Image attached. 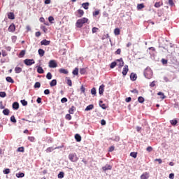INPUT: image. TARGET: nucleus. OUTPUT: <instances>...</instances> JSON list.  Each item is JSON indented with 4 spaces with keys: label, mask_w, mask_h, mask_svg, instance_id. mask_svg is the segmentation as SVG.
Listing matches in <instances>:
<instances>
[{
    "label": "nucleus",
    "mask_w": 179,
    "mask_h": 179,
    "mask_svg": "<svg viewBox=\"0 0 179 179\" xmlns=\"http://www.w3.org/2000/svg\"><path fill=\"white\" fill-rule=\"evenodd\" d=\"M87 22H89V19H87L86 17H83V18L77 20V22L76 23V26L78 29H80L81 27H83V24H85V23H87Z\"/></svg>",
    "instance_id": "f257e3e1"
},
{
    "label": "nucleus",
    "mask_w": 179,
    "mask_h": 179,
    "mask_svg": "<svg viewBox=\"0 0 179 179\" xmlns=\"http://www.w3.org/2000/svg\"><path fill=\"white\" fill-rule=\"evenodd\" d=\"M144 76L147 79H152L153 76V71H152V69H150V68L145 69V70L144 71Z\"/></svg>",
    "instance_id": "f03ea898"
},
{
    "label": "nucleus",
    "mask_w": 179,
    "mask_h": 179,
    "mask_svg": "<svg viewBox=\"0 0 179 179\" xmlns=\"http://www.w3.org/2000/svg\"><path fill=\"white\" fill-rule=\"evenodd\" d=\"M69 159L70 161H71L73 163H75L79 160V158L78 157V155H76V153H71L69 155Z\"/></svg>",
    "instance_id": "7ed1b4c3"
},
{
    "label": "nucleus",
    "mask_w": 179,
    "mask_h": 179,
    "mask_svg": "<svg viewBox=\"0 0 179 179\" xmlns=\"http://www.w3.org/2000/svg\"><path fill=\"white\" fill-rule=\"evenodd\" d=\"M36 62H34V59H26L24 60V64L27 65V66H31V65H33V64H35Z\"/></svg>",
    "instance_id": "20e7f679"
},
{
    "label": "nucleus",
    "mask_w": 179,
    "mask_h": 179,
    "mask_svg": "<svg viewBox=\"0 0 179 179\" xmlns=\"http://www.w3.org/2000/svg\"><path fill=\"white\" fill-rule=\"evenodd\" d=\"M58 66V64H57V62L55 60H50L49 62V68H57Z\"/></svg>",
    "instance_id": "39448f33"
},
{
    "label": "nucleus",
    "mask_w": 179,
    "mask_h": 179,
    "mask_svg": "<svg viewBox=\"0 0 179 179\" xmlns=\"http://www.w3.org/2000/svg\"><path fill=\"white\" fill-rule=\"evenodd\" d=\"M50 44H51V41L43 39L41 41V45H50Z\"/></svg>",
    "instance_id": "423d86ee"
},
{
    "label": "nucleus",
    "mask_w": 179,
    "mask_h": 179,
    "mask_svg": "<svg viewBox=\"0 0 179 179\" xmlns=\"http://www.w3.org/2000/svg\"><path fill=\"white\" fill-rule=\"evenodd\" d=\"M129 71V69H128V65H125L122 73L123 76H127V73H128Z\"/></svg>",
    "instance_id": "0eeeda50"
},
{
    "label": "nucleus",
    "mask_w": 179,
    "mask_h": 179,
    "mask_svg": "<svg viewBox=\"0 0 179 179\" xmlns=\"http://www.w3.org/2000/svg\"><path fill=\"white\" fill-rule=\"evenodd\" d=\"M59 73H62L63 75H68V73H69V71H68V69H65L62 68L59 69Z\"/></svg>",
    "instance_id": "6e6552de"
},
{
    "label": "nucleus",
    "mask_w": 179,
    "mask_h": 179,
    "mask_svg": "<svg viewBox=\"0 0 179 179\" xmlns=\"http://www.w3.org/2000/svg\"><path fill=\"white\" fill-rule=\"evenodd\" d=\"M16 30V27L15 26V24H11L8 27V31H11L13 33Z\"/></svg>",
    "instance_id": "1a4fd4ad"
},
{
    "label": "nucleus",
    "mask_w": 179,
    "mask_h": 179,
    "mask_svg": "<svg viewBox=\"0 0 179 179\" xmlns=\"http://www.w3.org/2000/svg\"><path fill=\"white\" fill-rule=\"evenodd\" d=\"M138 78V76H136V73H131L130 74V79L131 80H132L133 82H135V80H136V79Z\"/></svg>",
    "instance_id": "9d476101"
},
{
    "label": "nucleus",
    "mask_w": 179,
    "mask_h": 179,
    "mask_svg": "<svg viewBox=\"0 0 179 179\" xmlns=\"http://www.w3.org/2000/svg\"><path fill=\"white\" fill-rule=\"evenodd\" d=\"M104 87L105 86L103 84L99 87V93L101 96L103 95V93H104Z\"/></svg>",
    "instance_id": "9b49d317"
},
{
    "label": "nucleus",
    "mask_w": 179,
    "mask_h": 179,
    "mask_svg": "<svg viewBox=\"0 0 179 179\" xmlns=\"http://www.w3.org/2000/svg\"><path fill=\"white\" fill-rule=\"evenodd\" d=\"M111 169H113V166L108 164H106V166L102 167V170L103 171H107V170H111Z\"/></svg>",
    "instance_id": "f8f14e48"
},
{
    "label": "nucleus",
    "mask_w": 179,
    "mask_h": 179,
    "mask_svg": "<svg viewBox=\"0 0 179 179\" xmlns=\"http://www.w3.org/2000/svg\"><path fill=\"white\" fill-rule=\"evenodd\" d=\"M93 108H94V106L93 104H90L86 107L85 111H90L91 110H93Z\"/></svg>",
    "instance_id": "ddd939ff"
},
{
    "label": "nucleus",
    "mask_w": 179,
    "mask_h": 179,
    "mask_svg": "<svg viewBox=\"0 0 179 179\" xmlns=\"http://www.w3.org/2000/svg\"><path fill=\"white\" fill-rule=\"evenodd\" d=\"M141 179H148L149 178V173H148L147 172L143 173L141 176Z\"/></svg>",
    "instance_id": "4468645a"
},
{
    "label": "nucleus",
    "mask_w": 179,
    "mask_h": 179,
    "mask_svg": "<svg viewBox=\"0 0 179 179\" xmlns=\"http://www.w3.org/2000/svg\"><path fill=\"white\" fill-rule=\"evenodd\" d=\"M13 110H19V103L18 102H14L13 103Z\"/></svg>",
    "instance_id": "2eb2a0df"
},
{
    "label": "nucleus",
    "mask_w": 179,
    "mask_h": 179,
    "mask_svg": "<svg viewBox=\"0 0 179 179\" xmlns=\"http://www.w3.org/2000/svg\"><path fill=\"white\" fill-rule=\"evenodd\" d=\"M117 62H119L118 65L120 68L124 66V61L122 60V58L117 59Z\"/></svg>",
    "instance_id": "dca6fc26"
},
{
    "label": "nucleus",
    "mask_w": 179,
    "mask_h": 179,
    "mask_svg": "<svg viewBox=\"0 0 179 179\" xmlns=\"http://www.w3.org/2000/svg\"><path fill=\"white\" fill-rule=\"evenodd\" d=\"M78 17H82V16H83V15H85V11H83V10L79 9V10H78Z\"/></svg>",
    "instance_id": "f3484780"
},
{
    "label": "nucleus",
    "mask_w": 179,
    "mask_h": 179,
    "mask_svg": "<svg viewBox=\"0 0 179 179\" xmlns=\"http://www.w3.org/2000/svg\"><path fill=\"white\" fill-rule=\"evenodd\" d=\"M8 19H10L11 20H13L15 19V14L13 13H8Z\"/></svg>",
    "instance_id": "a211bd4d"
},
{
    "label": "nucleus",
    "mask_w": 179,
    "mask_h": 179,
    "mask_svg": "<svg viewBox=\"0 0 179 179\" xmlns=\"http://www.w3.org/2000/svg\"><path fill=\"white\" fill-rule=\"evenodd\" d=\"M50 87H54V86H57V80L55 79L52 80L50 83Z\"/></svg>",
    "instance_id": "6ab92c4d"
},
{
    "label": "nucleus",
    "mask_w": 179,
    "mask_h": 179,
    "mask_svg": "<svg viewBox=\"0 0 179 179\" xmlns=\"http://www.w3.org/2000/svg\"><path fill=\"white\" fill-rule=\"evenodd\" d=\"M75 139L77 142H80L82 141V136L77 134L75 135Z\"/></svg>",
    "instance_id": "aec40b11"
},
{
    "label": "nucleus",
    "mask_w": 179,
    "mask_h": 179,
    "mask_svg": "<svg viewBox=\"0 0 179 179\" xmlns=\"http://www.w3.org/2000/svg\"><path fill=\"white\" fill-rule=\"evenodd\" d=\"M38 55H40V57H44V54H45V52L43 49H39L38 50Z\"/></svg>",
    "instance_id": "412c9836"
},
{
    "label": "nucleus",
    "mask_w": 179,
    "mask_h": 179,
    "mask_svg": "<svg viewBox=\"0 0 179 179\" xmlns=\"http://www.w3.org/2000/svg\"><path fill=\"white\" fill-rule=\"evenodd\" d=\"M6 80L7 82H8V83H15V80H13V79L12 78V77H6Z\"/></svg>",
    "instance_id": "4be33fe9"
},
{
    "label": "nucleus",
    "mask_w": 179,
    "mask_h": 179,
    "mask_svg": "<svg viewBox=\"0 0 179 179\" xmlns=\"http://www.w3.org/2000/svg\"><path fill=\"white\" fill-rule=\"evenodd\" d=\"M15 176L17 178H23V177H24V173H22V172L18 173H16Z\"/></svg>",
    "instance_id": "5701e85b"
},
{
    "label": "nucleus",
    "mask_w": 179,
    "mask_h": 179,
    "mask_svg": "<svg viewBox=\"0 0 179 179\" xmlns=\"http://www.w3.org/2000/svg\"><path fill=\"white\" fill-rule=\"evenodd\" d=\"M89 2H86V3H83V4H82V6H83V8H84V9H85V10H87V9H89Z\"/></svg>",
    "instance_id": "b1692460"
},
{
    "label": "nucleus",
    "mask_w": 179,
    "mask_h": 179,
    "mask_svg": "<svg viewBox=\"0 0 179 179\" xmlns=\"http://www.w3.org/2000/svg\"><path fill=\"white\" fill-rule=\"evenodd\" d=\"M38 73H44V69H43V67L38 66L37 69Z\"/></svg>",
    "instance_id": "393cba45"
},
{
    "label": "nucleus",
    "mask_w": 179,
    "mask_h": 179,
    "mask_svg": "<svg viewBox=\"0 0 179 179\" xmlns=\"http://www.w3.org/2000/svg\"><path fill=\"white\" fill-rule=\"evenodd\" d=\"M41 86V84L40 83V82H36V83H35L34 87L35 89H40Z\"/></svg>",
    "instance_id": "a878e982"
},
{
    "label": "nucleus",
    "mask_w": 179,
    "mask_h": 179,
    "mask_svg": "<svg viewBox=\"0 0 179 179\" xmlns=\"http://www.w3.org/2000/svg\"><path fill=\"white\" fill-rule=\"evenodd\" d=\"M75 110H76V108H75V106H72V107L69 110V114H73Z\"/></svg>",
    "instance_id": "bb28decb"
},
{
    "label": "nucleus",
    "mask_w": 179,
    "mask_h": 179,
    "mask_svg": "<svg viewBox=\"0 0 179 179\" xmlns=\"http://www.w3.org/2000/svg\"><path fill=\"white\" fill-rule=\"evenodd\" d=\"M53 150H55V148L53 147H49L46 149V153H50L51 152H52Z\"/></svg>",
    "instance_id": "cd10ccee"
},
{
    "label": "nucleus",
    "mask_w": 179,
    "mask_h": 179,
    "mask_svg": "<svg viewBox=\"0 0 179 179\" xmlns=\"http://www.w3.org/2000/svg\"><path fill=\"white\" fill-rule=\"evenodd\" d=\"M130 156L131 157H134V159H136L137 156H138V153L135 152H132L130 153Z\"/></svg>",
    "instance_id": "c85d7f7f"
},
{
    "label": "nucleus",
    "mask_w": 179,
    "mask_h": 179,
    "mask_svg": "<svg viewBox=\"0 0 179 179\" xmlns=\"http://www.w3.org/2000/svg\"><path fill=\"white\" fill-rule=\"evenodd\" d=\"M115 66H117V62H113L110 64V68L111 69H114V68H115Z\"/></svg>",
    "instance_id": "c756f323"
},
{
    "label": "nucleus",
    "mask_w": 179,
    "mask_h": 179,
    "mask_svg": "<svg viewBox=\"0 0 179 179\" xmlns=\"http://www.w3.org/2000/svg\"><path fill=\"white\" fill-rule=\"evenodd\" d=\"M46 78L48 79V80H51V79H52V74H51L50 72L48 73L46 75Z\"/></svg>",
    "instance_id": "7c9ffc66"
},
{
    "label": "nucleus",
    "mask_w": 179,
    "mask_h": 179,
    "mask_svg": "<svg viewBox=\"0 0 179 179\" xmlns=\"http://www.w3.org/2000/svg\"><path fill=\"white\" fill-rule=\"evenodd\" d=\"M15 73H20V72H22V68L15 67Z\"/></svg>",
    "instance_id": "2f4dec72"
},
{
    "label": "nucleus",
    "mask_w": 179,
    "mask_h": 179,
    "mask_svg": "<svg viewBox=\"0 0 179 179\" xmlns=\"http://www.w3.org/2000/svg\"><path fill=\"white\" fill-rule=\"evenodd\" d=\"M157 95L161 96V98L162 99V100H164V99H166V96H164V94L162 92H158Z\"/></svg>",
    "instance_id": "473e14b6"
},
{
    "label": "nucleus",
    "mask_w": 179,
    "mask_h": 179,
    "mask_svg": "<svg viewBox=\"0 0 179 179\" xmlns=\"http://www.w3.org/2000/svg\"><path fill=\"white\" fill-rule=\"evenodd\" d=\"M99 106L103 110H106V104L103 103V101H99Z\"/></svg>",
    "instance_id": "72a5a7b5"
},
{
    "label": "nucleus",
    "mask_w": 179,
    "mask_h": 179,
    "mask_svg": "<svg viewBox=\"0 0 179 179\" xmlns=\"http://www.w3.org/2000/svg\"><path fill=\"white\" fill-rule=\"evenodd\" d=\"M26 54V51L25 50H22L20 54H19V57L20 58H23V57H24V55Z\"/></svg>",
    "instance_id": "f704fd0d"
},
{
    "label": "nucleus",
    "mask_w": 179,
    "mask_h": 179,
    "mask_svg": "<svg viewBox=\"0 0 179 179\" xmlns=\"http://www.w3.org/2000/svg\"><path fill=\"white\" fill-rule=\"evenodd\" d=\"M9 113H10V111H9V109H8V108H6L3 110V114L4 115H9Z\"/></svg>",
    "instance_id": "c9c22d12"
},
{
    "label": "nucleus",
    "mask_w": 179,
    "mask_h": 179,
    "mask_svg": "<svg viewBox=\"0 0 179 179\" xmlns=\"http://www.w3.org/2000/svg\"><path fill=\"white\" fill-rule=\"evenodd\" d=\"M73 75H78L79 74V69L78 68H76L73 72H72Z\"/></svg>",
    "instance_id": "e433bc0d"
},
{
    "label": "nucleus",
    "mask_w": 179,
    "mask_h": 179,
    "mask_svg": "<svg viewBox=\"0 0 179 179\" xmlns=\"http://www.w3.org/2000/svg\"><path fill=\"white\" fill-rule=\"evenodd\" d=\"M114 34L115 36H120V29L118 28L115 29Z\"/></svg>",
    "instance_id": "4c0bfd02"
},
{
    "label": "nucleus",
    "mask_w": 179,
    "mask_h": 179,
    "mask_svg": "<svg viewBox=\"0 0 179 179\" xmlns=\"http://www.w3.org/2000/svg\"><path fill=\"white\" fill-rule=\"evenodd\" d=\"M138 101L139 103H143V102L145 101V98L143 97V96H139V97L138 98Z\"/></svg>",
    "instance_id": "58836bf2"
},
{
    "label": "nucleus",
    "mask_w": 179,
    "mask_h": 179,
    "mask_svg": "<svg viewBox=\"0 0 179 179\" xmlns=\"http://www.w3.org/2000/svg\"><path fill=\"white\" fill-rule=\"evenodd\" d=\"M143 8H145V5H143V3H140L137 6V9L138 10L143 9Z\"/></svg>",
    "instance_id": "ea45409f"
},
{
    "label": "nucleus",
    "mask_w": 179,
    "mask_h": 179,
    "mask_svg": "<svg viewBox=\"0 0 179 179\" xmlns=\"http://www.w3.org/2000/svg\"><path fill=\"white\" fill-rule=\"evenodd\" d=\"M96 89L94 87H93L92 90H91V94L94 95V96H96Z\"/></svg>",
    "instance_id": "a19ab883"
},
{
    "label": "nucleus",
    "mask_w": 179,
    "mask_h": 179,
    "mask_svg": "<svg viewBox=\"0 0 179 179\" xmlns=\"http://www.w3.org/2000/svg\"><path fill=\"white\" fill-rule=\"evenodd\" d=\"M64 172H59L57 177L58 178H64Z\"/></svg>",
    "instance_id": "79ce46f5"
},
{
    "label": "nucleus",
    "mask_w": 179,
    "mask_h": 179,
    "mask_svg": "<svg viewBox=\"0 0 179 179\" xmlns=\"http://www.w3.org/2000/svg\"><path fill=\"white\" fill-rule=\"evenodd\" d=\"M171 125H177V123L178 122L177 120H173L170 121Z\"/></svg>",
    "instance_id": "37998d69"
},
{
    "label": "nucleus",
    "mask_w": 179,
    "mask_h": 179,
    "mask_svg": "<svg viewBox=\"0 0 179 179\" xmlns=\"http://www.w3.org/2000/svg\"><path fill=\"white\" fill-rule=\"evenodd\" d=\"M66 120H68L69 121H71L72 120V116L70 114L66 115Z\"/></svg>",
    "instance_id": "c03bdc74"
},
{
    "label": "nucleus",
    "mask_w": 179,
    "mask_h": 179,
    "mask_svg": "<svg viewBox=\"0 0 179 179\" xmlns=\"http://www.w3.org/2000/svg\"><path fill=\"white\" fill-rule=\"evenodd\" d=\"M0 97H6V92H0Z\"/></svg>",
    "instance_id": "a18cd8bd"
},
{
    "label": "nucleus",
    "mask_w": 179,
    "mask_h": 179,
    "mask_svg": "<svg viewBox=\"0 0 179 179\" xmlns=\"http://www.w3.org/2000/svg\"><path fill=\"white\" fill-rule=\"evenodd\" d=\"M67 79V85H69V86H72V80L71 79H69V78H66Z\"/></svg>",
    "instance_id": "49530a36"
},
{
    "label": "nucleus",
    "mask_w": 179,
    "mask_h": 179,
    "mask_svg": "<svg viewBox=\"0 0 179 179\" xmlns=\"http://www.w3.org/2000/svg\"><path fill=\"white\" fill-rule=\"evenodd\" d=\"M10 121H11V122H13L14 124H15L16 118L15 117V116L13 115L10 117Z\"/></svg>",
    "instance_id": "de8ad7c7"
},
{
    "label": "nucleus",
    "mask_w": 179,
    "mask_h": 179,
    "mask_svg": "<svg viewBox=\"0 0 179 179\" xmlns=\"http://www.w3.org/2000/svg\"><path fill=\"white\" fill-rule=\"evenodd\" d=\"M21 104H22V106H27V101L24 99H22L20 101Z\"/></svg>",
    "instance_id": "09e8293b"
},
{
    "label": "nucleus",
    "mask_w": 179,
    "mask_h": 179,
    "mask_svg": "<svg viewBox=\"0 0 179 179\" xmlns=\"http://www.w3.org/2000/svg\"><path fill=\"white\" fill-rule=\"evenodd\" d=\"M3 174H9V173H10V169H6L3 171Z\"/></svg>",
    "instance_id": "8fccbe9b"
},
{
    "label": "nucleus",
    "mask_w": 179,
    "mask_h": 179,
    "mask_svg": "<svg viewBox=\"0 0 179 179\" xmlns=\"http://www.w3.org/2000/svg\"><path fill=\"white\" fill-rule=\"evenodd\" d=\"M17 152H21L22 153H23V152H24V148H23V147L18 148Z\"/></svg>",
    "instance_id": "3c124183"
},
{
    "label": "nucleus",
    "mask_w": 179,
    "mask_h": 179,
    "mask_svg": "<svg viewBox=\"0 0 179 179\" xmlns=\"http://www.w3.org/2000/svg\"><path fill=\"white\" fill-rule=\"evenodd\" d=\"M48 21L50 22V23H52V22H54V17L50 16L48 17Z\"/></svg>",
    "instance_id": "603ef678"
},
{
    "label": "nucleus",
    "mask_w": 179,
    "mask_h": 179,
    "mask_svg": "<svg viewBox=\"0 0 179 179\" xmlns=\"http://www.w3.org/2000/svg\"><path fill=\"white\" fill-rule=\"evenodd\" d=\"M100 13V10H96L93 13V16H97Z\"/></svg>",
    "instance_id": "864d4df0"
},
{
    "label": "nucleus",
    "mask_w": 179,
    "mask_h": 179,
    "mask_svg": "<svg viewBox=\"0 0 179 179\" xmlns=\"http://www.w3.org/2000/svg\"><path fill=\"white\" fill-rule=\"evenodd\" d=\"M12 41L13 43H16V40H17V37L16 36H12Z\"/></svg>",
    "instance_id": "5fc2aeb1"
},
{
    "label": "nucleus",
    "mask_w": 179,
    "mask_h": 179,
    "mask_svg": "<svg viewBox=\"0 0 179 179\" xmlns=\"http://www.w3.org/2000/svg\"><path fill=\"white\" fill-rule=\"evenodd\" d=\"M28 139L30 141V142H34L36 138L33 136H29Z\"/></svg>",
    "instance_id": "6e6d98bb"
},
{
    "label": "nucleus",
    "mask_w": 179,
    "mask_h": 179,
    "mask_svg": "<svg viewBox=\"0 0 179 179\" xmlns=\"http://www.w3.org/2000/svg\"><path fill=\"white\" fill-rule=\"evenodd\" d=\"M68 101V99L64 97L61 99V103H66Z\"/></svg>",
    "instance_id": "4d7b16f0"
},
{
    "label": "nucleus",
    "mask_w": 179,
    "mask_h": 179,
    "mask_svg": "<svg viewBox=\"0 0 179 179\" xmlns=\"http://www.w3.org/2000/svg\"><path fill=\"white\" fill-rule=\"evenodd\" d=\"M170 6H174V1L173 0H169Z\"/></svg>",
    "instance_id": "13d9d810"
},
{
    "label": "nucleus",
    "mask_w": 179,
    "mask_h": 179,
    "mask_svg": "<svg viewBox=\"0 0 179 179\" xmlns=\"http://www.w3.org/2000/svg\"><path fill=\"white\" fill-rule=\"evenodd\" d=\"M162 63L163 64V65L167 64V59H162Z\"/></svg>",
    "instance_id": "bf43d9fd"
},
{
    "label": "nucleus",
    "mask_w": 179,
    "mask_h": 179,
    "mask_svg": "<svg viewBox=\"0 0 179 179\" xmlns=\"http://www.w3.org/2000/svg\"><path fill=\"white\" fill-rule=\"evenodd\" d=\"M115 147L112 145L109 148L108 152H114Z\"/></svg>",
    "instance_id": "052dcab7"
},
{
    "label": "nucleus",
    "mask_w": 179,
    "mask_h": 179,
    "mask_svg": "<svg viewBox=\"0 0 179 179\" xmlns=\"http://www.w3.org/2000/svg\"><path fill=\"white\" fill-rule=\"evenodd\" d=\"M161 5H160V2H156L155 4V8H160Z\"/></svg>",
    "instance_id": "680f3d73"
},
{
    "label": "nucleus",
    "mask_w": 179,
    "mask_h": 179,
    "mask_svg": "<svg viewBox=\"0 0 179 179\" xmlns=\"http://www.w3.org/2000/svg\"><path fill=\"white\" fill-rule=\"evenodd\" d=\"M147 152H152L153 150V148L151 146H149L146 149Z\"/></svg>",
    "instance_id": "e2e57ef3"
},
{
    "label": "nucleus",
    "mask_w": 179,
    "mask_h": 179,
    "mask_svg": "<svg viewBox=\"0 0 179 179\" xmlns=\"http://www.w3.org/2000/svg\"><path fill=\"white\" fill-rule=\"evenodd\" d=\"M80 90L82 93H85V90H86V88L83 85L81 86Z\"/></svg>",
    "instance_id": "0e129e2a"
},
{
    "label": "nucleus",
    "mask_w": 179,
    "mask_h": 179,
    "mask_svg": "<svg viewBox=\"0 0 179 179\" xmlns=\"http://www.w3.org/2000/svg\"><path fill=\"white\" fill-rule=\"evenodd\" d=\"M44 94H50V90L47 89L44 90Z\"/></svg>",
    "instance_id": "69168bd1"
},
{
    "label": "nucleus",
    "mask_w": 179,
    "mask_h": 179,
    "mask_svg": "<svg viewBox=\"0 0 179 179\" xmlns=\"http://www.w3.org/2000/svg\"><path fill=\"white\" fill-rule=\"evenodd\" d=\"M169 178L174 179V173H170L169 176Z\"/></svg>",
    "instance_id": "338daca9"
},
{
    "label": "nucleus",
    "mask_w": 179,
    "mask_h": 179,
    "mask_svg": "<svg viewBox=\"0 0 179 179\" xmlns=\"http://www.w3.org/2000/svg\"><path fill=\"white\" fill-rule=\"evenodd\" d=\"M36 103H38V104L41 103V97H38V99H36Z\"/></svg>",
    "instance_id": "774afa93"
}]
</instances>
